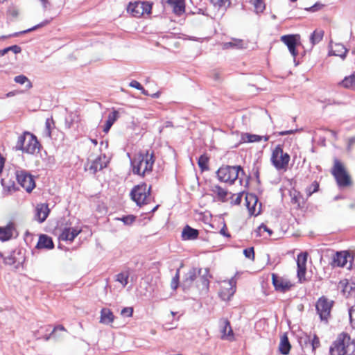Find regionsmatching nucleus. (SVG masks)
<instances>
[{
	"instance_id": "nucleus-1",
	"label": "nucleus",
	"mask_w": 355,
	"mask_h": 355,
	"mask_svg": "<svg viewBox=\"0 0 355 355\" xmlns=\"http://www.w3.org/2000/svg\"><path fill=\"white\" fill-rule=\"evenodd\" d=\"M155 161L154 153L146 150L145 153H139L131 161L132 171L135 174L144 176L153 171Z\"/></svg>"
},
{
	"instance_id": "nucleus-2",
	"label": "nucleus",
	"mask_w": 355,
	"mask_h": 355,
	"mask_svg": "<svg viewBox=\"0 0 355 355\" xmlns=\"http://www.w3.org/2000/svg\"><path fill=\"white\" fill-rule=\"evenodd\" d=\"M15 149L33 155L40 151V144L33 134L29 132H24L18 137Z\"/></svg>"
},
{
	"instance_id": "nucleus-3",
	"label": "nucleus",
	"mask_w": 355,
	"mask_h": 355,
	"mask_svg": "<svg viewBox=\"0 0 355 355\" xmlns=\"http://www.w3.org/2000/svg\"><path fill=\"white\" fill-rule=\"evenodd\" d=\"M355 350V344L347 334H340L332 343L329 353L331 355H351Z\"/></svg>"
},
{
	"instance_id": "nucleus-4",
	"label": "nucleus",
	"mask_w": 355,
	"mask_h": 355,
	"mask_svg": "<svg viewBox=\"0 0 355 355\" xmlns=\"http://www.w3.org/2000/svg\"><path fill=\"white\" fill-rule=\"evenodd\" d=\"M240 173L244 174L241 166H222L216 171L218 180L229 184H234L236 180L239 178Z\"/></svg>"
},
{
	"instance_id": "nucleus-5",
	"label": "nucleus",
	"mask_w": 355,
	"mask_h": 355,
	"mask_svg": "<svg viewBox=\"0 0 355 355\" xmlns=\"http://www.w3.org/2000/svg\"><path fill=\"white\" fill-rule=\"evenodd\" d=\"M331 172L339 187L345 188L352 184L351 178L343 164L336 158L334 160V166Z\"/></svg>"
},
{
	"instance_id": "nucleus-6",
	"label": "nucleus",
	"mask_w": 355,
	"mask_h": 355,
	"mask_svg": "<svg viewBox=\"0 0 355 355\" xmlns=\"http://www.w3.org/2000/svg\"><path fill=\"white\" fill-rule=\"evenodd\" d=\"M151 186L146 183L135 186L130 192L131 199L141 207L150 202Z\"/></svg>"
},
{
	"instance_id": "nucleus-7",
	"label": "nucleus",
	"mask_w": 355,
	"mask_h": 355,
	"mask_svg": "<svg viewBox=\"0 0 355 355\" xmlns=\"http://www.w3.org/2000/svg\"><path fill=\"white\" fill-rule=\"evenodd\" d=\"M270 161L277 170H286L290 161V155L284 152L281 145H277L272 152Z\"/></svg>"
},
{
	"instance_id": "nucleus-8",
	"label": "nucleus",
	"mask_w": 355,
	"mask_h": 355,
	"mask_svg": "<svg viewBox=\"0 0 355 355\" xmlns=\"http://www.w3.org/2000/svg\"><path fill=\"white\" fill-rule=\"evenodd\" d=\"M354 256L348 250L337 251L332 256L330 265L333 268L347 266L348 269L352 268Z\"/></svg>"
},
{
	"instance_id": "nucleus-9",
	"label": "nucleus",
	"mask_w": 355,
	"mask_h": 355,
	"mask_svg": "<svg viewBox=\"0 0 355 355\" xmlns=\"http://www.w3.org/2000/svg\"><path fill=\"white\" fill-rule=\"evenodd\" d=\"M15 175L18 184L23 187L26 192L31 193L35 187L33 176L27 171L17 168L15 169Z\"/></svg>"
},
{
	"instance_id": "nucleus-10",
	"label": "nucleus",
	"mask_w": 355,
	"mask_h": 355,
	"mask_svg": "<svg viewBox=\"0 0 355 355\" xmlns=\"http://www.w3.org/2000/svg\"><path fill=\"white\" fill-rule=\"evenodd\" d=\"M333 305L334 301L329 300L324 296H322L317 300L315 309L321 321L325 323L328 322V320L331 316V311Z\"/></svg>"
},
{
	"instance_id": "nucleus-11",
	"label": "nucleus",
	"mask_w": 355,
	"mask_h": 355,
	"mask_svg": "<svg viewBox=\"0 0 355 355\" xmlns=\"http://www.w3.org/2000/svg\"><path fill=\"white\" fill-rule=\"evenodd\" d=\"M152 5L146 1L130 2L127 8L128 12L135 17H139L145 13H150Z\"/></svg>"
},
{
	"instance_id": "nucleus-12",
	"label": "nucleus",
	"mask_w": 355,
	"mask_h": 355,
	"mask_svg": "<svg viewBox=\"0 0 355 355\" xmlns=\"http://www.w3.org/2000/svg\"><path fill=\"white\" fill-rule=\"evenodd\" d=\"M51 326H45L42 327L40 329L37 330L34 333L35 336L37 339L44 338L46 341L49 340L51 338H58L60 335H58V331H66L65 328L62 325H58L54 327V329L51 331L50 334H42L45 331L47 332L50 330Z\"/></svg>"
},
{
	"instance_id": "nucleus-13",
	"label": "nucleus",
	"mask_w": 355,
	"mask_h": 355,
	"mask_svg": "<svg viewBox=\"0 0 355 355\" xmlns=\"http://www.w3.org/2000/svg\"><path fill=\"white\" fill-rule=\"evenodd\" d=\"M272 282L275 290L282 293L289 291L293 286V284L289 280L279 277L275 273L272 274Z\"/></svg>"
},
{
	"instance_id": "nucleus-14",
	"label": "nucleus",
	"mask_w": 355,
	"mask_h": 355,
	"mask_svg": "<svg viewBox=\"0 0 355 355\" xmlns=\"http://www.w3.org/2000/svg\"><path fill=\"white\" fill-rule=\"evenodd\" d=\"M307 257V252H302L299 254L297 257V275L300 282H302V281L305 280Z\"/></svg>"
},
{
	"instance_id": "nucleus-15",
	"label": "nucleus",
	"mask_w": 355,
	"mask_h": 355,
	"mask_svg": "<svg viewBox=\"0 0 355 355\" xmlns=\"http://www.w3.org/2000/svg\"><path fill=\"white\" fill-rule=\"evenodd\" d=\"M82 230L78 227H65L62 229L59 239L65 241H73L74 239L81 232Z\"/></svg>"
},
{
	"instance_id": "nucleus-16",
	"label": "nucleus",
	"mask_w": 355,
	"mask_h": 355,
	"mask_svg": "<svg viewBox=\"0 0 355 355\" xmlns=\"http://www.w3.org/2000/svg\"><path fill=\"white\" fill-rule=\"evenodd\" d=\"M299 37L297 35H286L281 37V41L288 47L291 55L295 58L297 55L296 51L297 40Z\"/></svg>"
},
{
	"instance_id": "nucleus-17",
	"label": "nucleus",
	"mask_w": 355,
	"mask_h": 355,
	"mask_svg": "<svg viewBox=\"0 0 355 355\" xmlns=\"http://www.w3.org/2000/svg\"><path fill=\"white\" fill-rule=\"evenodd\" d=\"M258 202V198L256 195L252 193H247L245 195V205L248 209L250 215H258L260 213V207L257 211V205ZM261 207V204L259 205Z\"/></svg>"
},
{
	"instance_id": "nucleus-18",
	"label": "nucleus",
	"mask_w": 355,
	"mask_h": 355,
	"mask_svg": "<svg viewBox=\"0 0 355 355\" xmlns=\"http://www.w3.org/2000/svg\"><path fill=\"white\" fill-rule=\"evenodd\" d=\"M108 160L105 155H100L92 162L89 166V170L93 173L96 174L97 171H101L107 165Z\"/></svg>"
},
{
	"instance_id": "nucleus-19",
	"label": "nucleus",
	"mask_w": 355,
	"mask_h": 355,
	"mask_svg": "<svg viewBox=\"0 0 355 355\" xmlns=\"http://www.w3.org/2000/svg\"><path fill=\"white\" fill-rule=\"evenodd\" d=\"M220 323L221 338L228 340H233L234 334L230 321L227 319H222L220 320Z\"/></svg>"
},
{
	"instance_id": "nucleus-20",
	"label": "nucleus",
	"mask_w": 355,
	"mask_h": 355,
	"mask_svg": "<svg viewBox=\"0 0 355 355\" xmlns=\"http://www.w3.org/2000/svg\"><path fill=\"white\" fill-rule=\"evenodd\" d=\"M209 190L216 196V200L220 202H226L227 198V191L218 184H211Z\"/></svg>"
},
{
	"instance_id": "nucleus-21",
	"label": "nucleus",
	"mask_w": 355,
	"mask_h": 355,
	"mask_svg": "<svg viewBox=\"0 0 355 355\" xmlns=\"http://www.w3.org/2000/svg\"><path fill=\"white\" fill-rule=\"evenodd\" d=\"M49 209L47 205L40 204L35 208V218L39 223H42L45 221L49 214Z\"/></svg>"
},
{
	"instance_id": "nucleus-22",
	"label": "nucleus",
	"mask_w": 355,
	"mask_h": 355,
	"mask_svg": "<svg viewBox=\"0 0 355 355\" xmlns=\"http://www.w3.org/2000/svg\"><path fill=\"white\" fill-rule=\"evenodd\" d=\"M235 284L236 282L233 278H232L228 282L229 287L222 288L219 295L223 300H229L234 294L236 291Z\"/></svg>"
},
{
	"instance_id": "nucleus-23",
	"label": "nucleus",
	"mask_w": 355,
	"mask_h": 355,
	"mask_svg": "<svg viewBox=\"0 0 355 355\" xmlns=\"http://www.w3.org/2000/svg\"><path fill=\"white\" fill-rule=\"evenodd\" d=\"M348 50L345 48V46L340 43H336L334 46H331V49L328 53V55H335L339 56L343 60H344L346 57Z\"/></svg>"
},
{
	"instance_id": "nucleus-24",
	"label": "nucleus",
	"mask_w": 355,
	"mask_h": 355,
	"mask_svg": "<svg viewBox=\"0 0 355 355\" xmlns=\"http://www.w3.org/2000/svg\"><path fill=\"white\" fill-rule=\"evenodd\" d=\"M15 231V225L9 223L6 227H0V241L4 242L10 240Z\"/></svg>"
},
{
	"instance_id": "nucleus-25",
	"label": "nucleus",
	"mask_w": 355,
	"mask_h": 355,
	"mask_svg": "<svg viewBox=\"0 0 355 355\" xmlns=\"http://www.w3.org/2000/svg\"><path fill=\"white\" fill-rule=\"evenodd\" d=\"M198 273L200 275V279L198 282L201 284V289L205 291H207L209 286V278L211 275H209V270L208 268L199 269Z\"/></svg>"
},
{
	"instance_id": "nucleus-26",
	"label": "nucleus",
	"mask_w": 355,
	"mask_h": 355,
	"mask_svg": "<svg viewBox=\"0 0 355 355\" xmlns=\"http://www.w3.org/2000/svg\"><path fill=\"white\" fill-rule=\"evenodd\" d=\"M166 3L173 8V12L177 15L180 16L185 11L184 0H167Z\"/></svg>"
},
{
	"instance_id": "nucleus-27",
	"label": "nucleus",
	"mask_w": 355,
	"mask_h": 355,
	"mask_svg": "<svg viewBox=\"0 0 355 355\" xmlns=\"http://www.w3.org/2000/svg\"><path fill=\"white\" fill-rule=\"evenodd\" d=\"M1 183L3 188V193L5 196L10 195L18 190L15 182L11 179L8 180L7 178H2Z\"/></svg>"
},
{
	"instance_id": "nucleus-28",
	"label": "nucleus",
	"mask_w": 355,
	"mask_h": 355,
	"mask_svg": "<svg viewBox=\"0 0 355 355\" xmlns=\"http://www.w3.org/2000/svg\"><path fill=\"white\" fill-rule=\"evenodd\" d=\"M36 247L38 249L45 248L50 250L54 248V244L50 236L46 234H42L39 237Z\"/></svg>"
},
{
	"instance_id": "nucleus-29",
	"label": "nucleus",
	"mask_w": 355,
	"mask_h": 355,
	"mask_svg": "<svg viewBox=\"0 0 355 355\" xmlns=\"http://www.w3.org/2000/svg\"><path fill=\"white\" fill-rule=\"evenodd\" d=\"M114 320V315L112 311L107 308H103L101 311L100 322L105 324H110Z\"/></svg>"
},
{
	"instance_id": "nucleus-30",
	"label": "nucleus",
	"mask_w": 355,
	"mask_h": 355,
	"mask_svg": "<svg viewBox=\"0 0 355 355\" xmlns=\"http://www.w3.org/2000/svg\"><path fill=\"white\" fill-rule=\"evenodd\" d=\"M198 230L186 225L182 232V238L183 240H194L198 238Z\"/></svg>"
},
{
	"instance_id": "nucleus-31",
	"label": "nucleus",
	"mask_w": 355,
	"mask_h": 355,
	"mask_svg": "<svg viewBox=\"0 0 355 355\" xmlns=\"http://www.w3.org/2000/svg\"><path fill=\"white\" fill-rule=\"evenodd\" d=\"M244 47V42L241 39L232 38L230 42L222 44L223 49H240Z\"/></svg>"
},
{
	"instance_id": "nucleus-32",
	"label": "nucleus",
	"mask_w": 355,
	"mask_h": 355,
	"mask_svg": "<svg viewBox=\"0 0 355 355\" xmlns=\"http://www.w3.org/2000/svg\"><path fill=\"white\" fill-rule=\"evenodd\" d=\"M119 116V112L116 110H114L109 114V115L107 116V119L105 126L103 128V131L105 132H107L110 130L112 125L117 120Z\"/></svg>"
},
{
	"instance_id": "nucleus-33",
	"label": "nucleus",
	"mask_w": 355,
	"mask_h": 355,
	"mask_svg": "<svg viewBox=\"0 0 355 355\" xmlns=\"http://www.w3.org/2000/svg\"><path fill=\"white\" fill-rule=\"evenodd\" d=\"M291 347V346L289 343L288 338L286 334H284L281 338V341H280L279 347L281 354H282L284 355L288 354Z\"/></svg>"
},
{
	"instance_id": "nucleus-34",
	"label": "nucleus",
	"mask_w": 355,
	"mask_h": 355,
	"mask_svg": "<svg viewBox=\"0 0 355 355\" xmlns=\"http://www.w3.org/2000/svg\"><path fill=\"white\" fill-rule=\"evenodd\" d=\"M340 85L345 88L355 91V73L345 77Z\"/></svg>"
},
{
	"instance_id": "nucleus-35",
	"label": "nucleus",
	"mask_w": 355,
	"mask_h": 355,
	"mask_svg": "<svg viewBox=\"0 0 355 355\" xmlns=\"http://www.w3.org/2000/svg\"><path fill=\"white\" fill-rule=\"evenodd\" d=\"M324 31L322 30H315L310 35V42L312 46L318 44L323 38Z\"/></svg>"
},
{
	"instance_id": "nucleus-36",
	"label": "nucleus",
	"mask_w": 355,
	"mask_h": 355,
	"mask_svg": "<svg viewBox=\"0 0 355 355\" xmlns=\"http://www.w3.org/2000/svg\"><path fill=\"white\" fill-rule=\"evenodd\" d=\"M197 277V270L196 268L191 269L185 276V279L184 280V286L189 287L193 281Z\"/></svg>"
},
{
	"instance_id": "nucleus-37",
	"label": "nucleus",
	"mask_w": 355,
	"mask_h": 355,
	"mask_svg": "<svg viewBox=\"0 0 355 355\" xmlns=\"http://www.w3.org/2000/svg\"><path fill=\"white\" fill-rule=\"evenodd\" d=\"M262 138L263 137L261 136L250 133H244L241 135V140L243 142H259L262 139Z\"/></svg>"
},
{
	"instance_id": "nucleus-38",
	"label": "nucleus",
	"mask_w": 355,
	"mask_h": 355,
	"mask_svg": "<svg viewBox=\"0 0 355 355\" xmlns=\"http://www.w3.org/2000/svg\"><path fill=\"white\" fill-rule=\"evenodd\" d=\"M55 127L54 121L53 118H47L45 122V130L44 131V135L46 137H51V129Z\"/></svg>"
},
{
	"instance_id": "nucleus-39",
	"label": "nucleus",
	"mask_w": 355,
	"mask_h": 355,
	"mask_svg": "<svg viewBox=\"0 0 355 355\" xmlns=\"http://www.w3.org/2000/svg\"><path fill=\"white\" fill-rule=\"evenodd\" d=\"M129 272H121L115 276V281L121 284L123 287H125L128 283Z\"/></svg>"
},
{
	"instance_id": "nucleus-40",
	"label": "nucleus",
	"mask_w": 355,
	"mask_h": 355,
	"mask_svg": "<svg viewBox=\"0 0 355 355\" xmlns=\"http://www.w3.org/2000/svg\"><path fill=\"white\" fill-rule=\"evenodd\" d=\"M208 162H209V157L207 155H202L199 157L198 164L200 168L202 171L209 170Z\"/></svg>"
},
{
	"instance_id": "nucleus-41",
	"label": "nucleus",
	"mask_w": 355,
	"mask_h": 355,
	"mask_svg": "<svg viewBox=\"0 0 355 355\" xmlns=\"http://www.w3.org/2000/svg\"><path fill=\"white\" fill-rule=\"evenodd\" d=\"M250 2L254 6L257 13L262 12L265 9V4L263 0H250Z\"/></svg>"
},
{
	"instance_id": "nucleus-42",
	"label": "nucleus",
	"mask_w": 355,
	"mask_h": 355,
	"mask_svg": "<svg viewBox=\"0 0 355 355\" xmlns=\"http://www.w3.org/2000/svg\"><path fill=\"white\" fill-rule=\"evenodd\" d=\"M319 189V184L318 182L314 181L310 186L306 189V193L308 197H310L313 193L318 191Z\"/></svg>"
},
{
	"instance_id": "nucleus-43",
	"label": "nucleus",
	"mask_w": 355,
	"mask_h": 355,
	"mask_svg": "<svg viewBox=\"0 0 355 355\" xmlns=\"http://www.w3.org/2000/svg\"><path fill=\"white\" fill-rule=\"evenodd\" d=\"M15 81L17 83L23 85L25 83H28L27 87L31 88L32 87V84L30 82V80L28 79V78L24 75H19L15 77Z\"/></svg>"
},
{
	"instance_id": "nucleus-44",
	"label": "nucleus",
	"mask_w": 355,
	"mask_h": 355,
	"mask_svg": "<svg viewBox=\"0 0 355 355\" xmlns=\"http://www.w3.org/2000/svg\"><path fill=\"white\" fill-rule=\"evenodd\" d=\"M51 20V19H46L44 21L41 22L40 24H39L37 25H35V26H34L33 27H32L31 28H28V29H27L26 31H21V32L19 33V34L27 33H29L31 31H33L37 29L38 28L43 27L44 26H46V24H49ZM16 35H18V33H16Z\"/></svg>"
},
{
	"instance_id": "nucleus-45",
	"label": "nucleus",
	"mask_w": 355,
	"mask_h": 355,
	"mask_svg": "<svg viewBox=\"0 0 355 355\" xmlns=\"http://www.w3.org/2000/svg\"><path fill=\"white\" fill-rule=\"evenodd\" d=\"M180 279V269H178L175 276L173 277L171 282V287L173 291H175L179 285Z\"/></svg>"
},
{
	"instance_id": "nucleus-46",
	"label": "nucleus",
	"mask_w": 355,
	"mask_h": 355,
	"mask_svg": "<svg viewBox=\"0 0 355 355\" xmlns=\"http://www.w3.org/2000/svg\"><path fill=\"white\" fill-rule=\"evenodd\" d=\"M291 196L292 203L297 204V205L300 206L301 203V199H302L301 194L299 192L294 191L291 193Z\"/></svg>"
},
{
	"instance_id": "nucleus-47",
	"label": "nucleus",
	"mask_w": 355,
	"mask_h": 355,
	"mask_svg": "<svg viewBox=\"0 0 355 355\" xmlns=\"http://www.w3.org/2000/svg\"><path fill=\"white\" fill-rule=\"evenodd\" d=\"M118 219L121 220L125 225H130L135 222L136 217L133 215H128Z\"/></svg>"
},
{
	"instance_id": "nucleus-48",
	"label": "nucleus",
	"mask_w": 355,
	"mask_h": 355,
	"mask_svg": "<svg viewBox=\"0 0 355 355\" xmlns=\"http://www.w3.org/2000/svg\"><path fill=\"white\" fill-rule=\"evenodd\" d=\"M211 2L214 6L218 8L230 5V0H211Z\"/></svg>"
},
{
	"instance_id": "nucleus-49",
	"label": "nucleus",
	"mask_w": 355,
	"mask_h": 355,
	"mask_svg": "<svg viewBox=\"0 0 355 355\" xmlns=\"http://www.w3.org/2000/svg\"><path fill=\"white\" fill-rule=\"evenodd\" d=\"M258 234L260 235V236H262L263 233V232H268V235L270 236L272 234V231L271 230H270L266 225L264 224H261L259 227H258Z\"/></svg>"
},
{
	"instance_id": "nucleus-50",
	"label": "nucleus",
	"mask_w": 355,
	"mask_h": 355,
	"mask_svg": "<svg viewBox=\"0 0 355 355\" xmlns=\"http://www.w3.org/2000/svg\"><path fill=\"white\" fill-rule=\"evenodd\" d=\"M243 254L246 258H248L251 260H254V251L253 248H248L243 250Z\"/></svg>"
},
{
	"instance_id": "nucleus-51",
	"label": "nucleus",
	"mask_w": 355,
	"mask_h": 355,
	"mask_svg": "<svg viewBox=\"0 0 355 355\" xmlns=\"http://www.w3.org/2000/svg\"><path fill=\"white\" fill-rule=\"evenodd\" d=\"M133 313V308L132 307H125L123 308L121 311V315L124 317H131Z\"/></svg>"
},
{
	"instance_id": "nucleus-52",
	"label": "nucleus",
	"mask_w": 355,
	"mask_h": 355,
	"mask_svg": "<svg viewBox=\"0 0 355 355\" xmlns=\"http://www.w3.org/2000/svg\"><path fill=\"white\" fill-rule=\"evenodd\" d=\"M323 6H324V5L320 3H315L313 6H312L308 8H306V10L308 11H311V12H316V11L322 9V8Z\"/></svg>"
},
{
	"instance_id": "nucleus-53",
	"label": "nucleus",
	"mask_w": 355,
	"mask_h": 355,
	"mask_svg": "<svg viewBox=\"0 0 355 355\" xmlns=\"http://www.w3.org/2000/svg\"><path fill=\"white\" fill-rule=\"evenodd\" d=\"M349 320L352 324H355V307L353 306L349 310Z\"/></svg>"
},
{
	"instance_id": "nucleus-54",
	"label": "nucleus",
	"mask_w": 355,
	"mask_h": 355,
	"mask_svg": "<svg viewBox=\"0 0 355 355\" xmlns=\"http://www.w3.org/2000/svg\"><path fill=\"white\" fill-rule=\"evenodd\" d=\"M311 345L312 346L313 350H315L316 348L319 347L320 340L316 336H314L313 338L312 339Z\"/></svg>"
},
{
	"instance_id": "nucleus-55",
	"label": "nucleus",
	"mask_w": 355,
	"mask_h": 355,
	"mask_svg": "<svg viewBox=\"0 0 355 355\" xmlns=\"http://www.w3.org/2000/svg\"><path fill=\"white\" fill-rule=\"evenodd\" d=\"M130 87L135 88L138 90H140L142 89V85L137 80H132L130 84Z\"/></svg>"
},
{
	"instance_id": "nucleus-56",
	"label": "nucleus",
	"mask_w": 355,
	"mask_h": 355,
	"mask_svg": "<svg viewBox=\"0 0 355 355\" xmlns=\"http://www.w3.org/2000/svg\"><path fill=\"white\" fill-rule=\"evenodd\" d=\"M9 50L12 51L14 53L17 54L21 51V49L18 45H13L11 46H9Z\"/></svg>"
},
{
	"instance_id": "nucleus-57",
	"label": "nucleus",
	"mask_w": 355,
	"mask_h": 355,
	"mask_svg": "<svg viewBox=\"0 0 355 355\" xmlns=\"http://www.w3.org/2000/svg\"><path fill=\"white\" fill-rule=\"evenodd\" d=\"M220 233L227 238L230 237V234L227 232V227H226L225 224L223 225V227L220 230Z\"/></svg>"
},
{
	"instance_id": "nucleus-58",
	"label": "nucleus",
	"mask_w": 355,
	"mask_h": 355,
	"mask_svg": "<svg viewBox=\"0 0 355 355\" xmlns=\"http://www.w3.org/2000/svg\"><path fill=\"white\" fill-rule=\"evenodd\" d=\"M212 78L214 80L218 81L220 80V73L217 71H214L211 73Z\"/></svg>"
},
{
	"instance_id": "nucleus-59",
	"label": "nucleus",
	"mask_w": 355,
	"mask_h": 355,
	"mask_svg": "<svg viewBox=\"0 0 355 355\" xmlns=\"http://www.w3.org/2000/svg\"><path fill=\"white\" fill-rule=\"evenodd\" d=\"M297 131V130H286V131H281V132H278V135H281V136H284V135H287L293 134Z\"/></svg>"
},
{
	"instance_id": "nucleus-60",
	"label": "nucleus",
	"mask_w": 355,
	"mask_h": 355,
	"mask_svg": "<svg viewBox=\"0 0 355 355\" xmlns=\"http://www.w3.org/2000/svg\"><path fill=\"white\" fill-rule=\"evenodd\" d=\"M241 199H242V194L239 193L236 196V198L234 200H233L232 203L234 205H239L241 202Z\"/></svg>"
},
{
	"instance_id": "nucleus-61",
	"label": "nucleus",
	"mask_w": 355,
	"mask_h": 355,
	"mask_svg": "<svg viewBox=\"0 0 355 355\" xmlns=\"http://www.w3.org/2000/svg\"><path fill=\"white\" fill-rule=\"evenodd\" d=\"M5 161H6L5 158L0 153V174L3 171V166H4Z\"/></svg>"
},
{
	"instance_id": "nucleus-62",
	"label": "nucleus",
	"mask_w": 355,
	"mask_h": 355,
	"mask_svg": "<svg viewBox=\"0 0 355 355\" xmlns=\"http://www.w3.org/2000/svg\"><path fill=\"white\" fill-rule=\"evenodd\" d=\"M355 143V137H351L348 139V148L349 149L351 146Z\"/></svg>"
},
{
	"instance_id": "nucleus-63",
	"label": "nucleus",
	"mask_w": 355,
	"mask_h": 355,
	"mask_svg": "<svg viewBox=\"0 0 355 355\" xmlns=\"http://www.w3.org/2000/svg\"><path fill=\"white\" fill-rule=\"evenodd\" d=\"M8 51H10L9 50V47H7V48H5L4 49H2V50H0V56H3L6 53H7Z\"/></svg>"
},
{
	"instance_id": "nucleus-64",
	"label": "nucleus",
	"mask_w": 355,
	"mask_h": 355,
	"mask_svg": "<svg viewBox=\"0 0 355 355\" xmlns=\"http://www.w3.org/2000/svg\"><path fill=\"white\" fill-rule=\"evenodd\" d=\"M140 91L141 92V93L145 95V96H149L150 94H148V91L146 90L143 87H142V89H140Z\"/></svg>"
}]
</instances>
